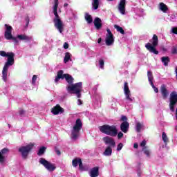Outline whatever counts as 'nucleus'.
Instances as JSON below:
<instances>
[{"instance_id": "f257e3e1", "label": "nucleus", "mask_w": 177, "mask_h": 177, "mask_svg": "<svg viewBox=\"0 0 177 177\" xmlns=\"http://www.w3.org/2000/svg\"><path fill=\"white\" fill-rule=\"evenodd\" d=\"M0 56H2L3 57H8L7 62L5 63L2 71V79L4 82H6L8 80V71L9 70V67L15 64V53L10 52L6 53V52L1 50Z\"/></svg>"}, {"instance_id": "f03ea898", "label": "nucleus", "mask_w": 177, "mask_h": 177, "mask_svg": "<svg viewBox=\"0 0 177 177\" xmlns=\"http://www.w3.org/2000/svg\"><path fill=\"white\" fill-rule=\"evenodd\" d=\"M99 129L102 133H104L105 135H109V136H112L113 138L117 136L118 138L121 139L124 137V133L121 131L118 133V129H117V126L115 125H109L104 124L102 126L99 127Z\"/></svg>"}, {"instance_id": "7ed1b4c3", "label": "nucleus", "mask_w": 177, "mask_h": 177, "mask_svg": "<svg viewBox=\"0 0 177 177\" xmlns=\"http://www.w3.org/2000/svg\"><path fill=\"white\" fill-rule=\"evenodd\" d=\"M102 140L106 145H109L103 152V156L110 157V156L113 154V148L115 147V140H114V138L109 136L104 137Z\"/></svg>"}, {"instance_id": "20e7f679", "label": "nucleus", "mask_w": 177, "mask_h": 177, "mask_svg": "<svg viewBox=\"0 0 177 177\" xmlns=\"http://www.w3.org/2000/svg\"><path fill=\"white\" fill-rule=\"evenodd\" d=\"M152 44L147 43L145 44V48L150 52V53H153V55H158L159 52L156 48L158 46V36L157 35H153L151 40H149Z\"/></svg>"}, {"instance_id": "39448f33", "label": "nucleus", "mask_w": 177, "mask_h": 177, "mask_svg": "<svg viewBox=\"0 0 177 177\" xmlns=\"http://www.w3.org/2000/svg\"><path fill=\"white\" fill-rule=\"evenodd\" d=\"M53 14L55 17L53 19V23L55 28L62 34L64 31V24L60 19V16L57 14V7H53Z\"/></svg>"}, {"instance_id": "423d86ee", "label": "nucleus", "mask_w": 177, "mask_h": 177, "mask_svg": "<svg viewBox=\"0 0 177 177\" xmlns=\"http://www.w3.org/2000/svg\"><path fill=\"white\" fill-rule=\"evenodd\" d=\"M64 71L63 70H59L57 73V76L55 79V82L57 84L60 80H64L66 81V82L68 84V85H71L72 84H74V77L71 76V75L68 73L64 74Z\"/></svg>"}, {"instance_id": "0eeeda50", "label": "nucleus", "mask_w": 177, "mask_h": 177, "mask_svg": "<svg viewBox=\"0 0 177 177\" xmlns=\"http://www.w3.org/2000/svg\"><path fill=\"white\" fill-rule=\"evenodd\" d=\"M81 129H82V122L81 121V119L78 118L71 131L72 139L77 140L78 136H80V131H81Z\"/></svg>"}, {"instance_id": "6e6552de", "label": "nucleus", "mask_w": 177, "mask_h": 177, "mask_svg": "<svg viewBox=\"0 0 177 177\" xmlns=\"http://www.w3.org/2000/svg\"><path fill=\"white\" fill-rule=\"evenodd\" d=\"M34 149V144L30 143L26 146H22L19 148L18 151L21 153L24 160H27L30 152Z\"/></svg>"}, {"instance_id": "1a4fd4ad", "label": "nucleus", "mask_w": 177, "mask_h": 177, "mask_svg": "<svg viewBox=\"0 0 177 177\" xmlns=\"http://www.w3.org/2000/svg\"><path fill=\"white\" fill-rule=\"evenodd\" d=\"M68 92H73V93H81L82 92V82L72 84L66 87Z\"/></svg>"}, {"instance_id": "9d476101", "label": "nucleus", "mask_w": 177, "mask_h": 177, "mask_svg": "<svg viewBox=\"0 0 177 177\" xmlns=\"http://www.w3.org/2000/svg\"><path fill=\"white\" fill-rule=\"evenodd\" d=\"M176 103H177V93H176V91H172L170 93L169 104L170 111H171V113L175 112V106H176Z\"/></svg>"}, {"instance_id": "9b49d317", "label": "nucleus", "mask_w": 177, "mask_h": 177, "mask_svg": "<svg viewBox=\"0 0 177 177\" xmlns=\"http://www.w3.org/2000/svg\"><path fill=\"white\" fill-rule=\"evenodd\" d=\"M39 162L41 164V165H44V167L49 171L50 172H52L56 169V167L54 164L50 163L49 161L45 160L44 158H41L39 159Z\"/></svg>"}, {"instance_id": "f8f14e48", "label": "nucleus", "mask_w": 177, "mask_h": 177, "mask_svg": "<svg viewBox=\"0 0 177 177\" xmlns=\"http://www.w3.org/2000/svg\"><path fill=\"white\" fill-rule=\"evenodd\" d=\"M106 37L105 39V44L106 46H111L114 44V35L111 32V30L110 29H106Z\"/></svg>"}, {"instance_id": "ddd939ff", "label": "nucleus", "mask_w": 177, "mask_h": 177, "mask_svg": "<svg viewBox=\"0 0 177 177\" xmlns=\"http://www.w3.org/2000/svg\"><path fill=\"white\" fill-rule=\"evenodd\" d=\"M5 27L6 29L4 33V37L6 39H8V41H10V39H12V38H13V35H12V30L13 28H12V26L8 24H5Z\"/></svg>"}, {"instance_id": "4468645a", "label": "nucleus", "mask_w": 177, "mask_h": 177, "mask_svg": "<svg viewBox=\"0 0 177 177\" xmlns=\"http://www.w3.org/2000/svg\"><path fill=\"white\" fill-rule=\"evenodd\" d=\"M51 113H53L54 115H57L58 114H62V113H64V109L62 108L59 104H57L52 108Z\"/></svg>"}, {"instance_id": "2eb2a0df", "label": "nucleus", "mask_w": 177, "mask_h": 177, "mask_svg": "<svg viewBox=\"0 0 177 177\" xmlns=\"http://www.w3.org/2000/svg\"><path fill=\"white\" fill-rule=\"evenodd\" d=\"M126 5H127V0H120V2L118 6V9L122 15H125Z\"/></svg>"}, {"instance_id": "dca6fc26", "label": "nucleus", "mask_w": 177, "mask_h": 177, "mask_svg": "<svg viewBox=\"0 0 177 177\" xmlns=\"http://www.w3.org/2000/svg\"><path fill=\"white\" fill-rule=\"evenodd\" d=\"M129 129V122H122L120 124V130L124 133H127Z\"/></svg>"}, {"instance_id": "f3484780", "label": "nucleus", "mask_w": 177, "mask_h": 177, "mask_svg": "<svg viewBox=\"0 0 177 177\" xmlns=\"http://www.w3.org/2000/svg\"><path fill=\"white\" fill-rule=\"evenodd\" d=\"M93 23L96 30H100V28L103 27V24H102V19H100V18L99 17L95 18Z\"/></svg>"}, {"instance_id": "a211bd4d", "label": "nucleus", "mask_w": 177, "mask_h": 177, "mask_svg": "<svg viewBox=\"0 0 177 177\" xmlns=\"http://www.w3.org/2000/svg\"><path fill=\"white\" fill-rule=\"evenodd\" d=\"M160 92L162 93V96L163 97V99H167V97H168V90H167V86H165V84H162L160 86Z\"/></svg>"}, {"instance_id": "6ab92c4d", "label": "nucleus", "mask_w": 177, "mask_h": 177, "mask_svg": "<svg viewBox=\"0 0 177 177\" xmlns=\"http://www.w3.org/2000/svg\"><path fill=\"white\" fill-rule=\"evenodd\" d=\"M6 153H9V149L8 148H4L0 152V164H3L5 162V156L3 154H6Z\"/></svg>"}, {"instance_id": "aec40b11", "label": "nucleus", "mask_w": 177, "mask_h": 177, "mask_svg": "<svg viewBox=\"0 0 177 177\" xmlns=\"http://www.w3.org/2000/svg\"><path fill=\"white\" fill-rule=\"evenodd\" d=\"M91 177H97L99 176V167H95L92 168L90 171Z\"/></svg>"}, {"instance_id": "412c9836", "label": "nucleus", "mask_w": 177, "mask_h": 177, "mask_svg": "<svg viewBox=\"0 0 177 177\" xmlns=\"http://www.w3.org/2000/svg\"><path fill=\"white\" fill-rule=\"evenodd\" d=\"M17 38H18V39H20V41H30L32 39V37L27 36L26 35H18L17 36Z\"/></svg>"}, {"instance_id": "4be33fe9", "label": "nucleus", "mask_w": 177, "mask_h": 177, "mask_svg": "<svg viewBox=\"0 0 177 177\" xmlns=\"http://www.w3.org/2000/svg\"><path fill=\"white\" fill-rule=\"evenodd\" d=\"M147 77L150 85L152 86V88H154L156 86H154V83H153V80H154V77H153V73H151L150 71H148Z\"/></svg>"}, {"instance_id": "5701e85b", "label": "nucleus", "mask_w": 177, "mask_h": 177, "mask_svg": "<svg viewBox=\"0 0 177 177\" xmlns=\"http://www.w3.org/2000/svg\"><path fill=\"white\" fill-rule=\"evenodd\" d=\"M84 19L88 24H91L93 23V19L92 18V15H89V13L86 12L84 15Z\"/></svg>"}, {"instance_id": "b1692460", "label": "nucleus", "mask_w": 177, "mask_h": 177, "mask_svg": "<svg viewBox=\"0 0 177 177\" xmlns=\"http://www.w3.org/2000/svg\"><path fill=\"white\" fill-rule=\"evenodd\" d=\"M161 62H162V63H163V64L165 67H167L168 64L171 62V59H169V57H168V56L162 57Z\"/></svg>"}, {"instance_id": "393cba45", "label": "nucleus", "mask_w": 177, "mask_h": 177, "mask_svg": "<svg viewBox=\"0 0 177 177\" xmlns=\"http://www.w3.org/2000/svg\"><path fill=\"white\" fill-rule=\"evenodd\" d=\"M80 160H81V158H75L72 160V165L74 167V168H77V167H78L80 165Z\"/></svg>"}, {"instance_id": "a878e982", "label": "nucleus", "mask_w": 177, "mask_h": 177, "mask_svg": "<svg viewBox=\"0 0 177 177\" xmlns=\"http://www.w3.org/2000/svg\"><path fill=\"white\" fill-rule=\"evenodd\" d=\"M71 60V55L70 53L67 52L65 53V57L64 58V63H68Z\"/></svg>"}, {"instance_id": "bb28decb", "label": "nucleus", "mask_w": 177, "mask_h": 177, "mask_svg": "<svg viewBox=\"0 0 177 177\" xmlns=\"http://www.w3.org/2000/svg\"><path fill=\"white\" fill-rule=\"evenodd\" d=\"M114 28H115L118 32H120V34H125V31L124 30L122 27L118 25H114Z\"/></svg>"}, {"instance_id": "cd10ccee", "label": "nucleus", "mask_w": 177, "mask_h": 177, "mask_svg": "<svg viewBox=\"0 0 177 177\" xmlns=\"http://www.w3.org/2000/svg\"><path fill=\"white\" fill-rule=\"evenodd\" d=\"M92 5L94 10H97L99 8V0H93Z\"/></svg>"}, {"instance_id": "c85d7f7f", "label": "nucleus", "mask_w": 177, "mask_h": 177, "mask_svg": "<svg viewBox=\"0 0 177 177\" xmlns=\"http://www.w3.org/2000/svg\"><path fill=\"white\" fill-rule=\"evenodd\" d=\"M160 10H162V12H167V10H168V7L164 3H160Z\"/></svg>"}, {"instance_id": "c756f323", "label": "nucleus", "mask_w": 177, "mask_h": 177, "mask_svg": "<svg viewBox=\"0 0 177 177\" xmlns=\"http://www.w3.org/2000/svg\"><path fill=\"white\" fill-rule=\"evenodd\" d=\"M130 92L131 90H129V86H128V82H125L124 84V93H129Z\"/></svg>"}, {"instance_id": "7c9ffc66", "label": "nucleus", "mask_w": 177, "mask_h": 177, "mask_svg": "<svg viewBox=\"0 0 177 177\" xmlns=\"http://www.w3.org/2000/svg\"><path fill=\"white\" fill-rule=\"evenodd\" d=\"M124 95H125L126 100H129V102H133V99L132 97H131L132 96L131 95V92L126 93H124Z\"/></svg>"}, {"instance_id": "2f4dec72", "label": "nucleus", "mask_w": 177, "mask_h": 177, "mask_svg": "<svg viewBox=\"0 0 177 177\" xmlns=\"http://www.w3.org/2000/svg\"><path fill=\"white\" fill-rule=\"evenodd\" d=\"M46 150V147H41L39 149V151L37 153V156H42V154H44L45 153Z\"/></svg>"}, {"instance_id": "473e14b6", "label": "nucleus", "mask_w": 177, "mask_h": 177, "mask_svg": "<svg viewBox=\"0 0 177 177\" xmlns=\"http://www.w3.org/2000/svg\"><path fill=\"white\" fill-rule=\"evenodd\" d=\"M162 139L164 143H168V136H167V134L165 133V132H163L162 133Z\"/></svg>"}, {"instance_id": "72a5a7b5", "label": "nucleus", "mask_w": 177, "mask_h": 177, "mask_svg": "<svg viewBox=\"0 0 177 177\" xmlns=\"http://www.w3.org/2000/svg\"><path fill=\"white\" fill-rule=\"evenodd\" d=\"M142 151H144L147 157H150V151L147 149V147L143 148Z\"/></svg>"}, {"instance_id": "f704fd0d", "label": "nucleus", "mask_w": 177, "mask_h": 177, "mask_svg": "<svg viewBox=\"0 0 177 177\" xmlns=\"http://www.w3.org/2000/svg\"><path fill=\"white\" fill-rule=\"evenodd\" d=\"M99 65H100V68H101L102 70H104V59L99 60Z\"/></svg>"}, {"instance_id": "c9c22d12", "label": "nucleus", "mask_w": 177, "mask_h": 177, "mask_svg": "<svg viewBox=\"0 0 177 177\" xmlns=\"http://www.w3.org/2000/svg\"><path fill=\"white\" fill-rule=\"evenodd\" d=\"M142 129V124L140 122H138L136 124V131L137 132H140V130Z\"/></svg>"}, {"instance_id": "e433bc0d", "label": "nucleus", "mask_w": 177, "mask_h": 177, "mask_svg": "<svg viewBox=\"0 0 177 177\" xmlns=\"http://www.w3.org/2000/svg\"><path fill=\"white\" fill-rule=\"evenodd\" d=\"M122 147H124V144L121 142L119 143L117 147V151H121V150H122Z\"/></svg>"}, {"instance_id": "4c0bfd02", "label": "nucleus", "mask_w": 177, "mask_h": 177, "mask_svg": "<svg viewBox=\"0 0 177 177\" xmlns=\"http://www.w3.org/2000/svg\"><path fill=\"white\" fill-rule=\"evenodd\" d=\"M79 169H80V171H84V165L82 164V160H80Z\"/></svg>"}, {"instance_id": "58836bf2", "label": "nucleus", "mask_w": 177, "mask_h": 177, "mask_svg": "<svg viewBox=\"0 0 177 177\" xmlns=\"http://www.w3.org/2000/svg\"><path fill=\"white\" fill-rule=\"evenodd\" d=\"M120 121H122L123 122H128V118H127L125 115H122Z\"/></svg>"}, {"instance_id": "ea45409f", "label": "nucleus", "mask_w": 177, "mask_h": 177, "mask_svg": "<svg viewBox=\"0 0 177 177\" xmlns=\"http://www.w3.org/2000/svg\"><path fill=\"white\" fill-rule=\"evenodd\" d=\"M37 78H38V76L37 75H34L32 78V84L34 85L35 82H37Z\"/></svg>"}, {"instance_id": "a19ab883", "label": "nucleus", "mask_w": 177, "mask_h": 177, "mask_svg": "<svg viewBox=\"0 0 177 177\" xmlns=\"http://www.w3.org/2000/svg\"><path fill=\"white\" fill-rule=\"evenodd\" d=\"M55 151L57 156H60L62 154V152H60V150H59L57 147H55Z\"/></svg>"}, {"instance_id": "79ce46f5", "label": "nucleus", "mask_w": 177, "mask_h": 177, "mask_svg": "<svg viewBox=\"0 0 177 177\" xmlns=\"http://www.w3.org/2000/svg\"><path fill=\"white\" fill-rule=\"evenodd\" d=\"M171 53H172V55H176L177 54V48H176V47H173L172 48Z\"/></svg>"}, {"instance_id": "37998d69", "label": "nucleus", "mask_w": 177, "mask_h": 177, "mask_svg": "<svg viewBox=\"0 0 177 177\" xmlns=\"http://www.w3.org/2000/svg\"><path fill=\"white\" fill-rule=\"evenodd\" d=\"M53 7L58 8L59 7V0H54V6Z\"/></svg>"}, {"instance_id": "c03bdc74", "label": "nucleus", "mask_w": 177, "mask_h": 177, "mask_svg": "<svg viewBox=\"0 0 177 177\" xmlns=\"http://www.w3.org/2000/svg\"><path fill=\"white\" fill-rule=\"evenodd\" d=\"M171 32H173V34H176L177 35V27H173L171 28Z\"/></svg>"}, {"instance_id": "a18cd8bd", "label": "nucleus", "mask_w": 177, "mask_h": 177, "mask_svg": "<svg viewBox=\"0 0 177 177\" xmlns=\"http://www.w3.org/2000/svg\"><path fill=\"white\" fill-rule=\"evenodd\" d=\"M25 113H26V111L23 109H20L19 111V114L21 116L24 115Z\"/></svg>"}, {"instance_id": "49530a36", "label": "nucleus", "mask_w": 177, "mask_h": 177, "mask_svg": "<svg viewBox=\"0 0 177 177\" xmlns=\"http://www.w3.org/2000/svg\"><path fill=\"white\" fill-rule=\"evenodd\" d=\"M68 46H69L68 43L65 42L64 44V49H68Z\"/></svg>"}, {"instance_id": "de8ad7c7", "label": "nucleus", "mask_w": 177, "mask_h": 177, "mask_svg": "<svg viewBox=\"0 0 177 177\" xmlns=\"http://www.w3.org/2000/svg\"><path fill=\"white\" fill-rule=\"evenodd\" d=\"M141 147H145L146 146V140H142V142L140 143Z\"/></svg>"}, {"instance_id": "09e8293b", "label": "nucleus", "mask_w": 177, "mask_h": 177, "mask_svg": "<svg viewBox=\"0 0 177 177\" xmlns=\"http://www.w3.org/2000/svg\"><path fill=\"white\" fill-rule=\"evenodd\" d=\"M12 39L13 42H15V44H18L19 43V41L17 40V38L16 37H13L11 39Z\"/></svg>"}, {"instance_id": "8fccbe9b", "label": "nucleus", "mask_w": 177, "mask_h": 177, "mask_svg": "<svg viewBox=\"0 0 177 177\" xmlns=\"http://www.w3.org/2000/svg\"><path fill=\"white\" fill-rule=\"evenodd\" d=\"M152 88H153L154 92H156V93H158V88L156 87V86Z\"/></svg>"}, {"instance_id": "3c124183", "label": "nucleus", "mask_w": 177, "mask_h": 177, "mask_svg": "<svg viewBox=\"0 0 177 177\" xmlns=\"http://www.w3.org/2000/svg\"><path fill=\"white\" fill-rule=\"evenodd\" d=\"M77 102L78 106H81V104H82V100H81V99H78Z\"/></svg>"}, {"instance_id": "603ef678", "label": "nucleus", "mask_w": 177, "mask_h": 177, "mask_svg": "<svg viewBox=\"0 0 177 177\" xmlns=\"http://www.w3.org/2000/svg\"><path fill=\"white\" fill-rule=\"evenodd\" d=\"M75 93L78 98L81 97V93Z\"/></svg>"}, {"instance_id": "864d4df0", "label": "nucleus", "mask_w": 177, "mask_h": 177, "mask_svg": "<svg viewBox=\"0 0 177 177\" xmlns=\"http://www.w3.org/2000/svg\"><path fill=\"white\" fill-rule=\"evenodd\" d=\"M133 147L134 149H138V147H139V145H138V143H134Z\"/></svg>"}, {"instance_id": "5fc2aeb1", "label": "nucleus", "mask_w": 177, "mask_h": 177, "mask_svg": "<svg viewBox=\"0 0 177 177\" xmlns=\"http://www.w3.org/2000/svg\"><path fill=\"white\" fill-rule=\"evenodd\" d=\"M30 23V19L28 17L26 18V26H28V24Z\"/></svg>"}, {"instance_id": "6e6d98bb", "label": "nucleus", "mask_w": 177, "mask_h": 177, "mask_svg": "<svg viewBox=\"0 0 177 177\" xmlns=\"http://www.w3.org/2000/svg\"><path fill=\"white\" fill-rule=\"evenodd\" d=\"M102 42V38H99L97 40V44H100Z\"/></svg>"}, {"instance_id": "4d7b16f0", "label": "nucleus", "mask_w": 177, "mask_h": 177, "mask_svg": "<svg viewBox=\"0 0 177 177\" xmlns=\"http://www.w3.org/2000/svg\"><path fill=\"white\" fill-rule=\"evenodd\" d=\"M67 6H68V3H64V8H67Z\"/></svg>"}, {"instance_id": "13d9d810", "label": "nucleus", "mask_w": 177, "mask_h": 177, "mask_svg": "<svg viewBox=\"0 0 177 177\" xmlns=\"http://www.w3.org/2000/svg\"><path fill=\"white\" fill-rule=\"evenodd\" d=\"M138 176H140V174H138Z\"/></svg>"}, {"instance_id": "bf43d9fd", "label": "nucleus", "mask_w": 177, "mask_h": 177, "mask_svg": "<svg viewBox=\"0 0 177 177\" xmlns=\"http://www.w3.org/2000/svg\"><path fill=\"white\" fill-rule=\"evenodd\" d=\"M107 1H113V0H107Z\"/></svg>"}]
</instances>
